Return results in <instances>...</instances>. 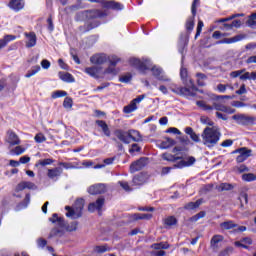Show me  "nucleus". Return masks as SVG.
<instances>
[{"instance_id": "obj_1", "label": "nucleus", "mask_w": 256, "mask_h": 256, "mask_svg": "<svg viewBox=\"0 0 256 256\" xmlns=\"http://www.w3.org/2000/svg\"><path fill=\"white\" fill-rule=\"evenodd\" d=\"M201 137L203 145L208 147V149H213L219 143V139H221V132L216 127H206Z\"/></svg>"}, {"instance_id": "obj_2", "label": "nucleus", "mask_w": 256, "mask_h": 256, "mask_svg": "<svg viewBox=\"0 0 256 256\" xmlns=\"http://www.w3.org/2000/svg\"><path fill=\"white\" fill-rule=\"evenodd\" d=\"M85 207V200L83 198H78L73 208L71 206H65V210L68 211L66 213V217H70L71 219H79L83 215V208Z\"/></svg>"}, {"instance_id": "obj_3", "label": "nucleus", "mask_w": 256, "mask_h": 256, "mask_svg": "<svg viewBox=\"0 0 256 256\" xmlns=\"http://www.w3.org/2000/svg\"><path fill=\"white\" fill-rule=\"evenodd\" d=\"M232 119L238 123V125H255L256 117L247 116L246 114H235Z\"/></svg>"}, {"instance_id": "obj_4", "label": "nucleus", "mask_w": 256, "mask_h": 256, "mask_svg": "<svg viewBox=\"0 0 256 256\" xmlns=\"http://www.w3.org/2000/svg\"><path fill=\"white\" fill-rule=\"evenodd\" d=\"M108 61L110 63L109 67L104 71L107 75H117L119 73V69L115 68L117 66V63L121 61V58L112 55L108 57Z\"/></svg>"}, {"instance_id": "obj_5", "label": "nucleus", "mask_w": 256, "mask_h": 256, "mask_svg": "<svg viewBox=\"0 0 256 256\" xmlns=\"http://www.w3.org/2000/svg\"><path fill=\"white\" fill-rule=\"evenodd\" d=\"M233 153H239L236 157L237 163H243V161H247L249 157H251V153L253 151L251 149H247L246 147H242L233 151Z\"/></svg>"}, {"instance_id": "obj_6", "label": "nucleus", "mask_w": 256, "mask_h": 256, "mask_svg": "<svg viewBox=\"0 0 256 256\" xmlns=\"http://www.w3.org/2000/svg\"><path fill=\"white\" fill-rule=\"evenodd\" d=\"M149 63H150L149 60L141 61L140 59H137V58L130 59V64L133 65V67H136V69H138L142 73L144 71L149 70Z\"/></svg>"}, {"instance_id": "obj_7", "label": "nucleus", "mask_w": 256, "mask_h": 256, "mask_svg": "<svg viewBox=\"0 0 256 256\" xmlns=\"http://www.w3.org/2000/svg\"><path fill=\"white\" fill-rule=\"evenodd\" d=\"M147 163H149V159L145 157L138 159L130 165V173H137V171H141L143 167H146Z\"/></svg>"}, {"instance_id": "obj_8", "label": "nucleus", "mask_w": 256, "mask_h": 256, "mask_svg": "<svg viewBox=\"0 0 256 256\" xmlns=\"http://www.w3.org/2000/svg\"><path fill=\"white\" fill-rule=\"evenodd\" d=\"M103 205H105V198L100 197L95 202H92L88 205V211L90 213H95V211H97L101 215V209H103Z\"/></svg>"}, {"instance_id": "obj_9", "label": "nucleus", "mask_w": 256, "mask_h": 256, "mask_svg": "<svg viewBox=\"0 0 256 256\" xmlns=\"http://www.w3.org/2000/svg\"><path fill=\"white\" fill-rule=\"evenodd\" d=\"M115 137L122 143H125V145H129L131 143V140H129V130L125 131L123 129H116L114 131Z\"/></svg>"}, {"instance_id": "obj_10", "label": "nucleus", "mask_w": 256, "mask_h": 256, "mask_svg": "<svg viewBox=\"0 0 256 256\" xmlns=\"http://www.w3.org/2000/svg\"><path fill=\"white\" fill-rule=\"evenodd\" d=\"M197 159L193 156H189L188 158L179 161L178 163L174 164V169H183L185 167H191L195 165Z\"/></svg>"}, {"instance_id": "obj_11", "label": "nucleus", "mask_w": 256, "mask_h": 256, "mask_svg": "<svg viewBox=\"0 0 256 256\" xmlns=\"http://www.w3.org/2000/svg\"><path fill=\"white\" fill-rule=\"evenodd\" d=\"M107 192V186L105 184H95L88 188L90 195H101Z\"/></svg>"}, {"instance_id": "obj_12", "label": "nucleus", "mask_w": 256, "mask_h": 256, "mask_svg": "<svg viewBox=\"0 0 256 256\" xmlns=\"http://www.w3.org/2000/svg\"><path fill=\"white\" fill-rule=\"evenodd\" d=\"M63 175V168L61 167H55L48 169L47 177L48 179H51L52 181H57Z\"/></svg>"}, {"instance_id": "obj_13", "label": "nucleus", "mask_w": 256, "mask_h": 256, "mask_svg": "<svg viewBox=\"0 0 256 256\" xmlns=\"http://www.w3.org/2000/svg\"><path fill=\"white\" fill-rule=\"evenodd\" d=\"M224 239L225 238L223 235H214L210 240V249H212L214 253H217V251H219V243H221Z\"/></svg>"}, {"instance_id": "obj_14", "label": "nucleus", "mask_w": 256, "mask_h": 256, "mask_svg": "<svg viewBox=\"0 0 256 256\" xmlns=\"http://www.w3.org/2000/svg\"><path fill=\"white\" fill-rule=\"evenodd\" d=\"M180 77L182 81L185 83L186 87H189V89H195V84L193 83V80L189 79L188 80V73L186 68H181L180 69Z\"/></svg>"}, {"instance_id": "obj_15", "label": "nucleus", "mask_w": 256, "mask_h": 256, "mask_svg": "<svg viewBox=\"0 0 256 256\" xmlns=\"http://www.w3.org/2000/svg\"><path fill=\"white\" fill-rule=\"evenodd\" d=\"M107 59L106 54H96L90 57V62L93 65H103V63H107Z\"/></svg>"}, {"instance_id": "obj_16", "label": "nucleus", "mask_w": 256, "mask_h": 256, "mask_svg": "<svg viewBox=\"0 0 256 256\" xmlns=\"http://www.w3.org/2000/svg\"><path fill=\"white\" fill-rule=\"evenodd\" d=\"M104 9H112L114 11H123V4L116 1H106L104 3Z\"/></svg>"}, {"instance_id": "obj_17", "label": "nucleus", "mask_w": 256, "mask_h": 256, "mask_svg": "<svg viewBox=\"0 0 256 256\" xmlns=\"http://www.w3.org/2000/svg\"><path fill=\"white\" fill-rule=\"evenodd\" d=\"M25 37H27L28 41H26V47L31 49V47H35L37 45V35L35 32L25 33Z\"/></svg>"}, {"instance_id": "obj_18", "label": "nucleus", "mask_w": 256, "mask_h": 256, "mask_svg": "<svg viewBox=\"0 0 256 256\" xmlns=\"http://www.w3.org/2000/svg\"><path fill=\"white\" fill-rule=\"evenodd\" d=\"M7 135H8L7 142L10 145H19L21 143L19 136L14 131L8 130Z\"/></svg>"}, {"instance_id": "obj_19", "label": "nucleus", "mask_w": 256, "mask_h": 256, "mask_svg": "<svg viewBox=\"0 0 256 256\" xmlns=\"http://www.w3.org/2000/svg\"><path fill=\"white\" fill-rule=\"evenodd\" d=\"M96 125L100 127L102 133L105 135V137H111V129H109V125H107V122L103 120H96Z\"/></svg>"}, {"instance_id": "obj_20", "label": "nucleus", "mask_w": 256, "mask_h": 256, "mask_svg": "<svg viewBox=\"0 0 256 256\" xmlns=\"http://www.w3.org/2000/svg\"><path fill=\"white\" fill-rule=\"evenodd\" d=\"M151 71H152L154 77H156V79H158V81H170L169 78H167L163 75V69L154 66L151 68Z\"/></svg>"}, {"instance_id": "obj_21", "label": "nucleus", "mask_w": 256, "mask_h": 256, "mask_svg": "<svg viewBox=\"0 0 256 256\" xmlns=\"http://www.w3.org/2000/svg\"><path fill=\"white\" fill-rule=\"evenodd\" d=\"M8 7L13 9V11H21V9L25 7V2L23 0H11L8 4Z\"/></svg>"}, {"instance_id": "obj_22", "label": "nucleus", "mask_w": 256, "mask_h": 256, "mask_svg": "<svg viewBox=\"0 0 256 256\" xmlns=\"http://www.w3.org/2000/svg\"><path fill=\"white\" fill-rule=\"evenodd\" d=\"M243 39H245V34H239V35H236L232 38H224L223 40L217 42L218 44H221V43H226V44H231V43H237L239 41H243Z\"/></svg>"}, {"instance_id": "obj_23", "label": "nucleus", "mask_w": 256, "mask_h": 256, "mask_svg": "<svg viewBox=\"0 0 256 256\" xmlns=\"http://www.w3.org/2000/svg\"><path fill=\"white\" fill-rule=\"evenodd\" d=\"M50 223H57L58 227H65V219L63 217H59L57 213H54L52 217L49 218Z\"/></svg>"}, {"instance_id": "obj_24", "label": "nucleus", "mask_w": 256, "mask_h": 256, "mask_svg": "<svg viewBox=\"0 0 256 256\" xmlns=\"http://www.w3.org/2000/svg\"><path fill=\"white\" fill-rule=\"evenodd\" d=\"M86 13L88 19H99L101 17H105V14L101 10H87Z\"/></svg>"}, {"instance_id": "obj_25", "label": "nucleus", "mask_w": 256, "mask_h": 256, "mask_svg": "<svg viewBox=\"0 0 256 256\" xmlns=\"http://www.w3.org/2000/svg\"><path fill=\"white\" fill-rule=\"evenodd\" d=\"M133 185H145L147 183V178L145 177V174L140 173L134 176L132 180Z\"/></svg>"}, {"instance_id": "obj_26", "label": "nucleus", "mask_w": 256, "mask_h": 256, "mask_svg": "<svg viewBox=\"0 0 256 256\" xmlns=\"http://www.w3.org/2000/svg\"><path fill=\"white\" fill-rule=\"evenodd\" d=\"M129 141H134L135 143H139L141 141V133L137 130H128Z\"/></svg>"}, {"instance_id": "obj_27", "label": "nucleus", "mask_w": 256, "mask_h": 256, "mask_svg": "<svg viewBox=\"0 0 256 256\" xmlns=\"http://www.w3.org/2000/svg\"><path fill=\"white\" fill-rule=\"evenodd\" d=\"M59 78L66 83H75V78L69 72H59Z\"/></svg>"}, {"instance_id": "obj_28", "label": "nucleus", "mask_w": 256, "mask_h": 256, "mask_svg": "<svg viewBox=\"0 0 256 256\" xmlns=\"http://www.w3.org/2000/svg\"><path fill=\"white\" fill-rule=\"evenodd\" d=\"M162 159L164 161H169L170 163H175V161H181V159H183V157L181 156H175L169 153H164L162 154Z\"/></svg>"}, {"instance_id": "obj_29", "label": "nucleus", "mask_w": 256, "mask_h": 256, "mask_svg": "<svg viewBox=\"0 0 256 256\" xmlns=\"http://www.w3.org/2000/svg\"><path fill=\"white\" fill-rule=\"evenodd\" d=\"M201 203H203V200L198 199L196 202H189L184 206V209L188 211H193V209H197L200 207Z\"/></svg>"}, {"instance_id": "obj_30", "label": "nucleus", "mask_w": 256, "mask_h": 256, "mask_svg": "<svg viewBox=\"0 0 256 256\" xmlns=\"http://www.w3.org/2000/svg\"><path fill=\"white\" fill-rule=\"evenodd\" d=\"M173 145H175V140L171 138H166L160 143L159 147L160 149H169V147H173Z\"/></svg>"}, {"instance_id": "obj_31", "label": "nucleus", "mask_w": 256, "mask_h": 256, "mask_svg": "<svg viewBox=\"0 0 256 256\" xmlns=\"http://www.w3.org/2000/svg\"><path fill=\"white\" fill-rule=\"evenodd\" d=\"M16 37L14 35H6L3 39H0V49L7 46V43L15 41Z\"/></svg>"}, {"instance_id": "obj_32", "label": "nucleus", "mask_w": 256, "mask_h": 256, "mask_svg": "<svg viewBox=\"0 0 256 256\" xmlns=\"http://www.w3.org/2000/svg\"><path fill=\"white\" fill-rule=\"evenodd\" d=\"M53 237H63V230L57 227L53 228L48 235V239H53Z\"/></svg>"}, {"instance_id": "obj_33", "label": "nucleus", "mask_w": 256, "mask_h": 256, "mask_svg": "<svg viewBox=\"0 0 256 256\" xmlns=\"http://www.w3.org/2000/svg\"><path fill=\"white\" fill-rule=\"evenodd\" d=\"M94 253H98L99 255L103 253H107V251H111V247H109L107 244L102 246H95L93 249Z\"/></svg>"}, {"instance_id": "obj_34", "label": "nucleus", "mask_w": 256, "mask_h": 256, "mask_svg": "<svg viewBox=\"0 0 256 256\" xmlns=\"http://www.w3.org/2000/svg\"><path fill=\"white\" fill-rule=\"evenodd\" d=\"M152 217H153V215H151V214H139V213H136V214L132 215V219L134 221H139V220H143V219H146L147 221H149V219H151Z\"/></svg>"}, {"instance_id": "obj_35", "label": "nucleus", "mask_w": 256, "mask_h": 256, "mask_svg": "<svg viewBox=\"0 0 256 256\" xmlns=\"http://www.w3.org/2000/svg\"><path fill=\"white\" fill-rule=\"evenodd\" d=\"M195 28V16L189 17L186 21V29L188 33H191Z\"/></svg>"}, {"instance_id": "obj_36", "label": "nucleus", "mask_w": 256, "mask_h": 256, "mask_svg": "<svg viewBox=\"0 0 256 256\" xmlns=\"http://www.w3.org/2000/svg\"><path fill=\"white\" fill-rule=\"evenodd\" d=\"M123 111L126 114L133 113V111H137V104L132 100L129 105L124 107Z\"/></svg>"}, {"instance_id": "obj_37", "label": "nucleus", "mask_w": 256, "mask_h": 256, "mask_svg": "<svg viewBox=\"0 0 256 256\" xmlns=\"http://www.w3.org/2000/svg\"><path fill=\"white\" fill-rule=\"evenodd\" d=\"M52 163H55V160L51 159V158H47V159H43V160H39L36 164L35 167H46V165H52Z\"/></svg>"}, {"instance_id": "obj_38", "label": "nucleus", "mask_w": 256, "mask_h": 256, "mask_svg": "<svg viewBox=\"0 0 256 256\" xmlns=\"http://www.w3.org/2000/svg\"><path fill=\"white\" fill-rule=\"evenodd\" d=\"M152 249H155L156 251H159L161 249H169V243L167 242H160L152 244Z\"/></svg>"}, {"instance_id": "obj_39", "label": "nucleus", "mask_w": 256, "mask_h": 256, "mask_svg": "<svg viewBox=\"0 0 256 256\" xmlns=\"http://www.w3.org/2000/svg\"><path fill=\"white\" fill-rule=\"evenodd\" d=\"M220 227L222 229H226V230H229V229H235V227H237V224L233 223V221H225V222H222L220 224Z\"/></svg>"}, {"instance_id": "obj_40", "label": "nucleus", "mask_w": 256, "mask_h": 256, "mask_svg": "<svg viewBox=\"0 0 256 256\" xmlns=\"http://www.w3.org/2000/svg\"><path fill=\"white\" fill-rule=\"evenodd\" d=\"M41 71V66L37 65L32 67V69L30 71H28V73L25 75V77L27 79H29L30 77H33V75H37V73H39Z\"/></svg>"}, {"instance_id": "obj_41", "label": "nucleus", "mask_w": 256, "mask_h": 256, "mask_svg": "<svg viewBox=\"0 0 256 256\" xmlns=\"http://www.w3.org/2000/svg\"><path fill=\"white\" fill-rule=\"evenodd\" d=\"M242 181H246L247 183H251V181H256V174H253V173L243 174Z\"/></svg>"}, {"instance_id": "obj_42", "label": "nucleus", "mask_w": 256, "mask_h": 256, "mask_svg": "<svg viewBox=\"0 0 256 256\" xmlns=\"http://www.w3.org/2000/svg\"><path fill=\"white\" fill-rule=\"evenodd\" d=\"M85 73H87V75H90V77H97L99 69L97 67H87L85 68Z\"/></svg>"}, {"instance_id": "obj_43", "label": "nucleus", "mask_w": 256, "mask_h": 256, "mask_svg": "<svg viewBox=\"0 0 256 256\" xmlns=\"http://www.w3.org/2000/svg\"><path fill=\"white\" fill-rule=\"evenodd\" d=\"M246 25H248V27H251V29H255L256 28V13L252 14L249 19L246 22Z\"/></svg>"}, {"instance_id": "obj_44", "label": "nucleus", "mask_w": 256, "mask_h": 256, "mask_svg": "<svg viewBox=\"0 0 256 256\" xmlns=\"http://www.w3.org/2000/svg\"><path fill=\"white\" fill-rule=\"evenodd\" d=\"M218 191H231L233 189V185L229 183H222L219 186L216 187Z\"/></svg>"}, {"instance_id": "obj_45", "label": "nucleus", "mask_w": 256, "mask_h": 256, "mask_svg": "<svg viewBox=\"0 0 256 256\" xmlns=\"http://www.w3.org/2000/svg\"><path fill=\"white\" fill-rule=\"evenodd\" d=\"M198 107H201L204 111H213L214 107L213 104L208 105L207 103H205L204 101H198L197 102Z\"/></svg>"}, {"instance_id": "obj_46", "label": "nucleus", "mask_w": 256, "mask_h": 256, "mask_svg": "<svg viewBox=\"0 0 256 256\" xmlns=\"http://www.w3.org/2000/svg\"><path fill=\"white\" fill-rule=\"evenodd\" d=\"M213 107L215 111H221L222 113H225L227 106L224 104H221L219 102H213Z\"/></svg>"}, {"instance_id": "obj_47", "label": "nucleus", "mask_w": 256, "mask_h": 256, "mask_svg": "<svg viewBox=\"0 0 256 256\" xmlns=\"http://www.w3.org/2000/svg\"><path fill=\"white\" fill-rule=\"evenodd\" d=\"M233 253V247L228 246L218 253V256H230Z\"/></svg>"}, {"instance_id": "obj_48", "label": "nucleus", "mask_w": 256, "mask_h": 256, "mask_svg": "<svg viewBox=\"0 0 256 256\" xmlns=\"http://www.w3.org/2000/svg\"><path fill=\"white\" fill-rule=\"evenodd\" d=\"M11 155H23L25 153V148L22 146H16L14 149L10 151Z\"/></svg>"}, {"instance_id": "obj_49", "label": "nucleus", "mask_w": 256, "mask_h": 256, "mask_svg": "<svg viewBox=\"0 0 256 256\" xmlns=\"http://www.w3.org/2000/svg\"><path fill=\"white\" fill-rule=\"evenodd\" d=\"M64 109H72L73 108V99L71 97H66L63 102Z\"/></svg>"}, {"instance_id": "obj_50", "label": "nucleus", "mask_w": 256, "mask_h": 256, "mask_svg": "<svg viewBox=\"0 0 256 256\" xmlns=\"http://www.w3.org/2000/svg\"><path fill=\"white\" fill-rule=\"evenodd\" d=\"M59 97H67V92L63 90H57L52 93V99H59Z\"/></svg>"}, {"instance_id": "obj_51", "label": "nucleus", "mask_w": 256, "mask_h": 256, "mask_svg": "<svg viewBox=\"0 0 256 256\" xmlns=\"http://www.w3.org/2000/svg\"><path fill=\"white\" fill-rule=\"evenodd\" d=\"M164 223L165 225H168V227L177 225V218H175L174 216H169L168 218L165 219Z\"/></svg>"}, {"instance_id": "obj_52", "label": "nucleus", "mask_w": 256, "mask_h": 256, "mask_svg": "<svg viewBox=\"0 0 256 256\" xmlns=\"http://www.w3.org/2000/svg\"><path fill=\"white\" fill-rule=\"evenodd\" d=\"M253 81V72H245L244 74L240 75V81Z\"/></svg>"}, {"instance_id": "obj_53", "label": "nucleus", "mask_w": 256, "mask_h": 256, "mask_svg": "<svg viewBox=\"0 0 256 256\" xmlns=\"http://www.w3.org/2000/svg\"><path fill=\"white\" fill-rule=\"evenodd\" d=\"M243 199H244L245 204L247 205V203H249V196L247 195L246 192L240 193L239 201L241 203V207H243Z\"/></svg>"}, {"instance_id": "obj_54", "label": "nucleus", "mask_w": 256, "mask_h": 256, "mask_svg": "<svg viewBox=\"0 0 256 256\" xmlns=\"http://www.w3.org/2000/svg\"><path fill=\"white\" fill-rule=\"evenodd\" d=\"M34 140L36 141V143H45V141H47V138L45 137V135H43V133H38L34 137Z\"/></svg>"}, {"instance_id": "obj_55", "label": "nucleus", "mask_w": 256, "mask_h": 256, "mask_svg": "<svg viewBox=\"0 0 256 256\" xmlns=\"http://www.w3.org/2000/svg\"><path fill=\"white\" fill-rule=\"evenodd\" d=\"M84 8H85V5H83V1L81 0H77L76 4L70 7L72 11H77V9H84Z\"/></svg>"}, {"instance_id": "obj_56", "label": "nucleus", "mask_w": 256, "mask_h": 256, "mask_svg": "<svg viewBox=\"0 0 256 256\" xmlns=\"http://www.w3.org/2000/svg\"><path fill=\"white\" fill-rule=\"evenodd\" d=\"M58 165L60 167H64V169H77V167L73 165V163L69 162H59Z\"/></svg>"}, {"instance_id": "obj_57", "label": "nucleus", "mask_w": 256, "mask_h": 256, "mask_svg": "<svg viewBox=\"0 0 256 256\" xmlns=\"http://www.w3.org/2000/svg\"><path fill=\"white\" fill-rule=\"evenodd\" d=\"M119 185L122 187V189H124V191H127L128 193L133 191V188H131V186H129L128 182L119 181Z\"/></svg>"}, {"instance_id": "obj_58", "label": "nucleus", "mask_w": 256, "mask_h": 256, "mask_svg": "<svg viewBox=\"0 0 256 256\" xmlns=\"http://www.w3.org/2000/svg\"><path fill=\"white\" fill-rule=\"evenodd\" d=\"M231 105L232 107H236L237 109H240L241 107H249V104L241 101H233Z\"/></svg>"}, {"instance_id": "obj_59", "label": "nucleus", "mask_w": 256, "mask_h": 256, "mask_svg": "<svg viewBox=\"0 0 256 256\" xmlns=\"http://www.w3.org/2000/svg\"><path fill=\"white\" fill-rule=\"evenodd\" d=\"M203 27H204L203 21L199 20L197 29H196L195 39H197V37H199V35H201V31H203Z\"/></svg>"}, {"instance_id": "obj_60", "label": "nucleus", "mask_w": 256, "mask_h": 256, "mask_svg": "<svg viewBox=\"0 0 256 256\" xmlns=\"http://www.w3.org/2000/svg\"><path fill=\"white\" fill-rule=\"evenodd\" d=\"M91 29H93V27L89 24H85L84 26L79 27L80 33H88V31H91Z\"/></svg>"}, {"instance_id": "obj_61", "label": "nucleus", "mask_w": 256, "mask_h": 256, "mask_svg": "<svg viewBox=\"0 0 256 256\" xmlns=\"http://www.w3.org/2000/svg\"><path fill=\"white\" fill-rule=\"evenodd\" d=\"M79 225V223L77 222H72L70 223L67 227H66V230L67 231H70V232H73V231H77V226Z\"/></svg>"}, {"instance_id": "obj_62", "label": "nucleus", "mask_w": 256, "mask_h": 256, "mask_svg": "<svg viewBox=\"0 0 256 256\" xmlns=\"http://www.w3.org/2000/svg\"><path fill=\"white\" fill-rule=\"evenodd\" d=\"M37 245H38V247H40V249H44L47 246V240H45L43 238H38Z\"/></svg>"}, {"instance_id": "obj_63", "label": "nucleus", "mask_w": 256, "mask_h": 256, "mask_svg": "<svg viewBox=\"0 0 256 256\" xmlns=\"http://www.w3.org/2000/svg\"><path fill=\"white\" fill-rule=\"evenodd\" d=\"M24 185H25V189H32V190L37 189V185H35V183L33 182L24 181Z\"/></svg>"}, {"instance_id": "obj_64", "label": "nucleus", "mask_w": 256, "mask_h": 256, "mask_svg": "<svg viewBox=\"0 0 256 256\" xmlns=\"http://www.w3.org/2000/svg\"><path fill=\"white\" fill-rule=\"evenodd\" d=\"M216 91H218V93H225V91H227V84H218Z\"/></svg>"}]
</instances>
